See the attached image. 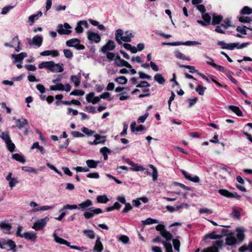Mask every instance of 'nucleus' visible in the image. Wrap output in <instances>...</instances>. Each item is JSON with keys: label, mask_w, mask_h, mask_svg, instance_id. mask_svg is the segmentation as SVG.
<instances>
[{"label": "nucleus", "mask_w": 252, "mask_h": 252, "mask_svg": "<svg viewBox=\"0 0 252 252\" xmlns=\"http://www.w3.org/2000/svg\"><path fill=\"white\" fill-rule=\"evenodd\" d=\"M172 242L175 250L177 252H179L180 247V241L177 239H173Z\"/></svg>", "instance_id": "obj_51"}, {"label": "nucleus", "mask_w": 252, "mask_h": 252, "mask_svg": "<svg viewBox=\"0 0 252 252\" xmlns=\"http://www.w3.org/2000/svg\"><path fill=\"white\" fill-rule=\"evenodd\" d=\"M224 24H221V26L224 28V29H226L227 28L231 26V22L230 18H226L223 21Z\"/></svg>", "instance_id": "obj_52"}, {"label": "nucleus", "mask_w": 252, "mask_h": 252, "mask_svg": "<svg viewBox=\"0 0 252 252\" xmlns=\"http://www.w3.org/2000/svg\"><path fill=\"white\" fill-rule=\"evenodd\" d=\"M179 66L181 68H185L189 69V72L191 73H196L198 74V73H199L197 70L195 69V68L194 66L180 64Z\"/></svg>", "instance_id": "obj_33"}, {"label": "nucleus", "mask_w": 252, "mask_h": 252, "mask_svg": "<svg viewBox=\"0 0 252 252\" xmlns=\"http://www.w3.org/2000/svg\"><path fill=\"white\" fill-rule=\"evenodd\" d=\"M94 137H95V139L92 141V142H89V144L90 145H97V144H99L100 143H102V142H99L98 141V139L99 138H102V137H101V135L98 134H96L95 135H94ZM104 141H102V142H103Z\"/></svg>", "instance_id": "obj_50"}, {"label": "nucleus", "mask_w": 252, "mask_h": 252, "mask_svg": "<svg viewBox=\"0 0 252 252\" xmlns=\"http://www.w3.org/2000/svg\"><path fill=\"white\" fill-rule=\"evenodd\" d=\"M53 237L55 241L59 244L65 245L68 247H70V242H68L67 240L59 237L55 232L53 234Z\"/></svg>", "instance_id": "obj_17"}, {"label": "nucleus", "mask_w": 252, "mask_h": 252, "mask_svg": "<svg viewBox=\"0 0 252 252\" xmlns=\"http://www.w3.org/2000/svg\"><path fill=\"white\" fill-rule=\"evenodd\" d=\"M221 236V235L217 234L215 231H213L211 233L208 234L207 237L211 239H216L220 238Z\"/></svg>", "instance_id": "obj_53"}, {"label": "nucleus", "mask_w": 252, "mask_h": 252, "mask_svg": "<svg viewBox=\"0 0 252 252\" xmlns=\"http://www.w3.org/2000/svg\"><path fill=\"white\" fill-rule=\"evenodd\" d=\"M34 148H37L39 150V151L41 153H44V148L42 146H39V143L38 142H34L32 147V149H34Z\"/></svg>", "instance_id": "obj_62"}, {"label": "nucleus", "mask_w": 252, "mask_h": 252, "mask_svg": "<svg viewBox=\"0 0 252 252\" xmlns=\"http://www.w3.org/2000/svg\"><path fill=\"white\" fill-rule=\"evenodd\" d=\"M12 173L9 172L7 176L6 177V179L9 181V185L10 187L11 188H12L13 187H14L16 181L14 178H12Z\"/></svg>", "instance_id": "obj_30"}, {"label": "nucleus", "mask_w": 252, "mask_h": 252, "mask_svg": "<svg viewBox=\"0 0 252 252\" xmlns=\"http://www.w3.org/2000/svg\"><path fill=\"white\" fill-rule=\"evenodd\" d=\"M14 7V5L12 6H6L2 9L1 11V14L5 15L7 14L10 10Z\"/></svg>", "instance_id": "obj_59"}, {"label": "nucleus", "mask_w": 252, "mask_h": 252, "mask_svg": "<svg viewBox=\"0 0 252 252\" xmlns=\"http://www.w3.org/2000/svg\"><path fill=\"white\" fill-rule=\"evenodd\" d=\"M237 244V240L235 237L232 235L228 236L225 239V244L228 246H233Z\"/></svg>", "instance_id": "obj_24"}, {"label": "nucleus", "mask_w": 252, "mask_h": 252, "mask_svg": "<svg viewBox=\"0 0 252 252\" xmlns=\"http://www.w3.org/2000/svg\"><path fill=\"white\" fill-rule=\"evenodd\" d=\"M140 201H142L144 203H146L148 202V198L147 197L143 196L136 199H133L132 201L133 206L135 207L139 206L141 204Z\"/></svg>", "instance_id": "obj_20"}, {"label": "nucleus", "mask_w": 252, "mask_h": 252, "mask_svg": "<svg viewBox=\"0 0 252 252\" xmlns=\"http://www.w3.org/2000/svg\"><path fill=\"white\" fill-rule=\"evenodd\" d=\"M103 249V246L100 241V237L99 236H97L95 241L94 250L96 252H102Z\"/></svg>", "instance_id": "obj_18"}, {"label": "nucleus", "mask_w": 252, "mask_h": 252, "mask_svg": "<svg viewBox=\"0 0 252 252\" xmlns=\"http://www.w3.org/2000/svg\"><path fill=\"white\" fill-rule=\"evenodd\" d=\"M12 226L10 223H8L7 220H3L0 222V229L2 230L4 233L9 234Z\"/></svg>", "instance_id": "obj_11"}, {"label": "nucleus", "mask_w": 252, "mask_h": 252, "mask_svg": "<svg viewBox=\"0 0 252 252\" xmlns=\"http://www.w3.org/2000/svg\"><path fill=\"white\" fill-rule=\"evenodd\" d=\"M49 220V219L48 217H45L43 219L38 220L34 223L32 228L36 231L40 230L46 225Z\"/></svg>", "instance_id": "obj_6"}, {"label": "nucleus", "mask_w": 252, "mask_h": 252, "mask_svg": "<svg viewBox=\"0 0 252 252\" xmlns=\"http://www.w3.org/2000/svg\"><path fill=\"white\" fill-rule=\"evenodd\" d=\"M87 37L89 40L95 43L99 42L101 40V37L98 34L92 31L87 32Z\"/></svg>", "instance_id": "obj_10"}, {"label": "nucleus", "mask_w": 252, "mask_h": 252, "mask_svg": "<svg viewBox=\"0 0 252 252\" xmlns=\"http://www.w3.org/2000/svg\"><path fill=\"white\" fill-rule=\"evenodd\" d=\"M166 45H172V46H177L180 45H184L187 46H191V45H200L201 43L196 41H187L185 42H174L172 43H166Z\"/></svg>", "instance_id": "obj_9"}, {"label": "nucleus", "mask_w": 252, "mask_h": 252, "mask_svg": "<svg viewBox=\"0 0 252 252\" xmlns=\"http://www.w3.org/2000/svg\"><path fill=\"white\" fill-rule=\"evenodd\" d=\"M97 202L99 203H106L109 200L106 195H98L96 198Z\"/></svg>", "instance_id": "obj_32"}, {"label": "nucleus", "mask_w": 252, "mask_h": 252, "mask_svg": "<svg viewBox=\"0 0 252 252\" xmlns=\"http://www.w3.org/2000/svg\"><path fill=\"white\" fill-rule=\"evenodd\" d=\"M116 64L118 65V66H126L129 69L128 73L130 72L131 74H134L136 73V70L132 68V66L130 65V64Z\"/></svg>", "instance_id": "obj_54"}, {"label": "nucleus", "mask_w": 252, "mask_h": 252, "mask_svg": "<svg viewBox=\"0 0 252 252\" xmlns=\"http://www.w3.org/2000/svg\"><path fill=\"white\" fill-rule=\"evenodd\" d=\"M239 21L241 23H247L252 21V19L248 16H242L239 17Z\"/></svg>", "instance_id": "obj_56"}, {"label": "nucleus", "mask_w": 252, "mask_h": 252, "mask_svg": "<svg viewBox=\"0 0 252 252\" xmlns=\"http://www.w3.org/2000/svg\"><path fill=\"white\" fill-rule=\"evenodd\" d=\"M149 167L153 169V173L152 174L153 180L156 181L158 177V172L157 169L152 164H150Z\"/></svg>", "instance_id": "obj_35"}, {"label": "nucleus", "mask_w": 252, "mask_h": 252, "mask_svg": "<svg viewBox=\"0 0 252 252\" xmlns=\"http://www.w3.org/2000/svg\"><path fill=\"white\" fill-rule=\"evenodd\" d=\"M182 174L184 177L188 180L191 181L194 183H198L200 181V179L197 176H195L192 177L190 174L184 170H181Z\"/></svg>", "instance_id": "obj_14"}, {"label": "nucleus", "mask_w": 252, "mask_h": 252, "mask_svg": "<svg viewBox=\"0 0 252 252\" xmlns=\"http://www.w3.org/2000/svg\"><path fill=\"white\" fill-rule=\"evenodd\" d=\"M42 41V36L40 35H36L33 37L32 40L29 41V44L30 45L33 44L36 45L39 47L41 45Z\"/></svg>", "instance_id": "obj_16"}, {"label": "nucleus", "mask_w": 252, "mask_h": 252, "mask_svg": "<svg viewBox=\"0 0 252 252\" xmlns=\"http://www.w3.org/2000/svg\"><path fill=\"white\" fill-rule=\"evenodd\" d=\"M63 52L65 58L67 59H71L73 56V53L70 50L64 49Z\"/></svg>", "instance_id": "obj_61"}, {"label": "nucleus", "mask_w": 252, "mask_h": 252, "mask_svg": "<svg viewBox=\"0 0 252 252\" xmlns=\"http://www.w3.org/2000/svg\"><path fill=\"white\" fill-rule=\"evenodd\" d=\"M63 64H39V68L45 67L53 72H61L63 70Z\"/></svg>", "instance_id": "obj_3"}, {"label": "nucleus", "mask_w": 252, "mask_h": 252, "mask_svg": "<svg viewBox=\"0 0 252 252\" xmlns=\"http://www.w3.org/2000/svg\"><path fill=\"white\" fill-rule=\"evenodd\" d=\"M231 216L233 218L236 219H240V212L236 209V208H233V211L231 214Z\"/></svg>", "instance_id": "obj_49"}, {"label": "nucleus", "mask_w": 252, "mask_h": 252, "mask_svg": "<svg viewBox=\"0 0 252 252\" xmlns=\"http://www.w3.org/2000/svg\"><path fill=\"white\" fill-rule=\"evenodd\" d=\"M21 238H24L26 240L32 242H35L37 238L36 234L34 232H25L21 235Z\"/></svg>", "instance_id": "obj_15"}, {"label": "nucleus", "mask_w": 252, "mask_h": 252, "mask_svg": "<svg viewBox=\"0 0 252 252\" xmlns=\"http://www.w3.org/2000/svg\"><path fill=\"white\" fill-rule=\"evenodd\" d=\"M83 234L88 238L93 239L95 238V234L94 230L91 229H84L83 230Z\"/></svg>", "instance_id": "obj_27"}, {"label": "nucleus", "mask_w": 252, "mask_h": 252, "mask_svg": "<svg viewBox=\"0 0 252 252\" xmlns=\"http://www.w3.org/2000/svg\"><path fill=\"white\" fill-rule=\"evenodd\" d=\"M202 252H218V250L216 247H211L204 249Z\"/></svg>", "instance_id": "obj_64"}, {"label": "nucleus", "mask_w": 252, "mask_h": 252, "mask_svg": "<svg viewBox=\"0 0 252 252\" xmlns=\"http://www.w3.org/2000/svg\"><path fill=\"white\" fill-rule=\"evenodd\" d=\"M0 137L5 142V144L11 140L9 134L7 132H2L0 135Z\"/></svg>", "instance_id": "obj_38"}, {"label": "nucleus", "mask_w": 252, "mask_h": 252, "mask_svg": "<svg viewBox=\"0 0 252 252\" xmlns=\"http://www.w3.org/2000/svg\"><path fill=\"white\" fill-rule=\"evenodd\" d=\"M89 168H95L99 163V161H95L93 159H88L86 161Z\"/></svg>", "instance_id": "obj_26"}, {"label": "nucleus", "mask_w": 252, "mask_h": 252, "mask_svg": "<svg viewBox=\"0 0 252 252\" xmlns=\"http://www.w3.org/2000/svg\"><path fill=\"white\" fill-rule=\"evenodd\" d=\"M81 131L89 136L93 135L95 133L94 131L92 130L91 129H89V128L84 126L81 128Z\"/></svg>", "instance_id": "obj_43"}, {"label": "nucleus", "mask_w": 252, "mask_h": 252, "mask_svg": "<svg viewBox=\"0 0 252 252\" xmlns=\"http://www.w3.org/2000/svg\"><path fill=\"white\" fill-rule=\"evenodd\" d=\"M154 79L156 81L158 82L159 84L163 85L165 83V79L161 74H157L154 76Z\"/></svg>", "instance_id": "obj_37"}, {"label": "nucleus", "mask_w": 252, "mask_h": 252, "mask_svg": "<svg viewBox=\"0 0 252 252\" xmlns=\"http://www.w3.org/2000/svg\"><path fill=\"white\" fill-rule=\"evenodd\" d=\"M28 125V121L25 118H21L20 119H17V127L22 129Z\"/></svg>", "instance_id": "obj_21"}, {"label": "nucleus", "mask_w": 252, "mask_h": 252, "mask_svg": "<svg viewBox=\"0 0 252 252\" xmlns=\"http://www.w3.org/2000/svg\"><path fill=\"white\" fill-rule=\"evenodd\" d=\"M133 36L132 32L129 31H126L124 33L123 31L119 29L115 32V39L119 44H122V40L127 42H130Z\"/></svg>", "instance_id": "obj_2"}, {"label": "nucleus", "mask_w": 252, "mask_h": 252, "mask_svg": "<svg viewBox=\"0 0 252 252\" xmlns=\"http://www.w3.org/2000/svg\"><path fill=\"white\" fill-rule=\"evenodd\" d=\"M128 126L127 123L126 122L123 123V131L120 134L121 136H124L126 135Z\"/></svg>", "instance_id": "obj_60"}, {"label": "nucleus", "mask_w": 252, "mask_h": 252, "mask_svg": "<svg viewBox=\"0 0 252 252\" xmlns=\"http://www.w3.org/2000/svg\"><path fill=\"white\" fill-rule=\"evenodd\" d=\"M202 17L204 21L210 25L211 22V16L208 13L202 14Z\"/></svg>", "instance_id": "obj_63"}, {"label": "nucleus", "mask_w": 252, "mask_h": 252, "mask_svg": "<svg viewBox=\"0 0 252 252\" xmlns=\"http://www.w3.org/2000/svg\"><path fill=\"white\" fill-rule=\"evenodd\" d=\"M125 161L132 167L130 168V170L135 171H144L145 170V168L142 167L141 165H139L137 163H135L131 161L129 159L126 158L125 159Z\"/></svg>", "instance_id": "obj_12"}, {"label": "nucleus", "mask_w": 252, "mask_h": 252, "mask_svg": "<svg viewBox=\"0 0 252 252\" xmlns=\"http://www.w3.org/2000/svg\"><path fill=\"white\" fill-rule=\"evenodd\" d=\"M222 20V17L221 16L213 14L212 16V24H219Z\"/></svg>", "instance_id": "obj_36"}, {"label": "nucleus", "mask_w": 252, "mask_h": 252, "mask_svg": "<svg viewBox=\"0 0 252 252\" xmlns=\"http://www.w3.org/2000/svg\"><path fill=\"white\" fill-rule=\"evenodd\" d=\"M237 244L241 243L244 239L245 235L243 230H237V234L236 236Z\"/></svg>", "instance_id": "obj_29"}, {"label": "nucleus", "mask_w": 252, "mask_h": 252, "mask_svg": "<svg viewBox=\"0 0 252 252\" xmlns=\"http://www.w3.org/2000/svg\"><path fill=\"white\" fill-rule=\"evenodd\" d=\"M71 81L74 83L75 87H78L80 84V78L75 75H72L70 77Z\"/></svg>", "instance_id": "obj_44"}, {"label": "nucleus", "mask_w": 252, "mask_h": 252, "mask_svg": "<svg viewBox=\"0 0 252 252\" xmlns=\"http://www.w3.org/2000/svg\"><path fill=\"white\" fill-rule=\"evenodd\" d=\"M229 110L235 113L238 116H242L243 112L239 107L234 105H229L228 106Z\"/></svg>", "instance_id": "obj_22"}, {"label": "nucleus", "mask_w": 252, "mask_h": 252, "mask_svg": "<svg viewBox=\"0 0 252 252\" xmlns=\"http://www.w3.org/2000/svg\"><path fill=\"white\" fill-rule=\"evenodd\" d=\"M40 55L42 56H49L51 55L53 57H57L59 55V53L58 51L56 50H46L43 52H42L40 53Z\"/></svg>", "instance_id": "obj_23"}, {"label": "nucleus", "mask_w": 252, "mask_h": 252, "mask_svg": "<svg viewBox=\"0 0 252 252\" xmlns=\"http://www.w3.org/2000/svg\"><path fill=\"white\" fill-rule=\"evenodd\" d=\"M162 244L164 246L166 252H173L172 246L170 243L163 241Z\"/></svg>", "instance_id": "obj_47"}, {"label": "nucleus", "mask_w": 252, "mask_h": 252, "mask_svg": "<svg viewBox=\"0 0 252 252\" xmlns=\"http://www.w3.org/2000/svg\"><path fill=\"white\" fill-rule=\"evenodd\" d=\"M219 193L225 197L230 198L231 196V192H229L227 190L224 189H220L218 190Z\"/></svg>", "instance_id": "obj_41"}, {"label": "nucleus", "mask_w": 252, "mask_h": 252, "mask_svg": "<svg viewBox=\"0 0 252 252\" xmlns=\"http://www.w3.org/2000/svg\"><path fill=\"white\" fill-rule=\"evenodd\" d=\"M53 208H54V206H43L33 209L32 210V211L33 212H38L39 211H45Z\"/></svg>", "instance_id": "obj_28"}, {"label": "nucleus", "mask_w": 252, "mask_h": 252, "mask_svg": "<svg viewBox=\"0 0 252 252\" xmlns=\"http://www.w3.org/2000/svg\"><path fill=\"white\" fill-rule=\"evenodd\" d=\"M115 48V43L114 41L109 40L106 44L102 47L101 51L105 53L108 51L113 50Z\"/></svg>", "instance_id": "obj_13"}, {"label": "nucleus", "mask_w": 252, "mask_h": 252, "mask_svg": "<svg viewBox=\"0 0 252 252\" xmlns=\"http://www.w3.org/2000/svg\"><path fill=\"white\" fill-rule=\"evenodd\" d=\"M158 223V220L152 219L150 218H149L143 221V223L145 225H149Z\"/></svg>", "instance_id": "obj_46"}, {"label": "nucleus", "mask_w": 252, "mask_h": 252, "mask_svg": "<svg viewBox=\"0 0 252 252\" xmlns=\"http://www.w3.org/2000/svg\"><path fill=\"white\" fill-rule=\"evenodd\" d=\"M175 56L177 58L179 59L188 61H190V58L189 57H186L185 55H184L179 51H176L175 52Z\"/></svg>", "instance_id": "obj_34"}, {"label": "nucleus", "mask_w": 252, "mask_h": 252, "mask_svg": "<svg viewBox=\"0 0 252 252\" xmlns=\"http://www.w3.org/2000/svg\"><path fill=\"white\" fill-rule=\"evenodd\" d=\"M107 57L109 62L115 61L116 62V63H128L124 60H121L118 54H114L113 53H108L107 54Z\"/></svg>", "instance_id": "obj_8"}, {"label": "nucleus", "mask_w": 252, "mask_h": 252, "mask_svg": "<svg viewBox=\"0 0 252 252\" xmlns=\"http://www.w3.org/2000/svg\"><path fill=\"white\" fill-rule=\"evenodd\" d=\"M66 45L68 47H74L78 50H83L85 46L80 44V40L78 38H72L66 41Z\"/></svg>", "instance_id": "obj_4"}, {"label": "nucleus", "mask_w": 252, "mask_h": 252, "mask_svg": "<svg viewBox=\"0 0 252 252\" xmlns=\"http://www.w3.org/2000/svg\"><path fill=\"white\" fill-rule=\"evenodd\" d=\"M84 25L86 28L88 27V24L86 21H80L77 23V26L75 29V32L78 33H81L83 31L82 25Z\"/></svg>", "instance_id": "obj_19"}, {"label": "nucleus", "mask_w": 252, "mask_h": 252, "mask_svg": "<svg viewBox=\"0 0 252 252\" xmlns=\"http://www.w3.org/2000/svg\"><path fill=\"white\" fill-rule=\"evenodd\" d=\"M16 245L14 241L8 240L0 241V248L7 250H12Z\"/></svg>", "instance_id": "obj_7"}, {"label": "nucleus", "mask_w": 252, "mask_h": 252, "mask_svg": "<svg viewBox=\"0 0 252 252\" xmlns=\"http://www.w3.org/2000/svg\"><path fill=\"white\" fill-rule=\"evenodd\" d=\"M115 81L120 84H125L127 83V80L125 76H120L116 78Z\"/></svg>", "instance_id": "obj_48"}, {"label": "nucleus", "mask_w": 252, "mask_h": 252, "mask_svg": "<svg viewBox=\"0 0 252 252\" xmlns=\"http://www.w3.org/2000/svg\"><path fill=\"white\" fill-rule=\"evenodd\" d=\"M142 66L145 68H147L151 66L152 69L155 71L159 70V67L157 64H142Z\"/></svg>", "instance_id": "obj_40"}, {"label": "nucleus", "mask_w": 252, "mask_h": 252, "mask_svg": "<svg viewBox=\"0 0 252 252\" xmlns=\"http://www.w3.org/2000/svg\"><path fill=\"white\" fill-rule=\"evenodd\" d=\"M125 208L122 210V212L123 213H126L129 212V211L131 210L133 208V207L129 203H126L125 204Z\"/></svg>", "instance_id": "obj_57"}, {"label": "nucleus", "mask_w": 252, "mask_h": 252, "mask_svg": "<svg viewBox=\"0 0 252 252\" xmlns=\"http://www.w3.org/2000/svg\"><path fill=\"white\" fill-rule=\"evenodd\" d=\"M66 209H69V210L78 209V205L67 204L66 205L63 206V207L62 208H61L59 211L61 212L62 211Z\"/></svg>", "instance_id": "obj_45"}, {"label": "nucleus", "mask_w": 252, "mask_h": 252, "mask_svg": "<svg viewBox=\"0 0 252 252\" xmlns=\"http://www.w3.org/2000/svg\"><path fill=\"white\" fill-rule=\"evenodd\" d=\"M71 26L67 23L63 25L59 24L57 27V32L60 34L68 35L71 32Z\"/></svg>", "instance_id": "obj_5"}, {"label": "nucleus", "mask_w": 252, "mask_h": 252, "mask_svg": "<svg viewBox=\"0 0 252 252\" xmlns=\"http://www.w3.org/2000/svg\"><path fill=\"white\" fill-rule=\"evenodd\" d=\"M252 13V8L246 6H244L240 12V14L242 15L251 14Z\"/></svg>", "instance_id": "obj_42"}, {"label": "nucleus", "mask_w": 252, "mask_h": 252, "mask_svg": "<svg viewBox=\"0 0 252 252\" xmlns=\"http://www.w3.org/2000/svg\"><path fill=\"white\" fill-rule=\"evenodd\" d=\"M160 235L166 239V241H170L172 240L173 236L171 233L166 229L163 232H161Z\"/></svg>", "instance_id": "obj_31"}, {"label": "nucleus", "mask_w": 252, "mask_h": 252, "mask_svg": "<svg viewBox=\"0 0 252 252\" xmlns=\"http://www.w3.org/2000/svg\"><path fill=\"white\" fill-rule=\"evenodd\" d=\"M93 205V201L90 199H87L85 201L78 204V210L85 211L83 216L86 219H90L93 218L95 215L100 214L102 212L100 208H95L92 209L91 207Z\"/></svg>", "instance_id": "obj_1"}, {"label": "nucleus", "mask_w": 252, "mask_h": 252, "mask_svg": "<svg viewBox=\"0 0 252 252\" xmlns=\"http://www.w3.org/2000/svg\"><path fill=\"white\" fill-rule=\"evenodd\" d=\"M206 89V87H204L201 85H198L196 88L195 91L198 93L199 95H203Z\"/></svg>", "instance_id": "obj_55"}, {"label": "nucleus", "mask_w": 252, "mask_h": 252, "mask_svg": "<svg viewBox=\"0 0 252 252\" xmlns=\"http://www.w3.org/2000/svg\"><path fill=\"white\" fill-rule=\"evenodd\" d=\"M212 65L214 68H216L218 70L224 73L225 74L226 72H227V70L225 69L224 67L222 66L218 65L217 64H210Z\"/></svg>", "instance_id": "obj_58"}, {"label": "nucleus", "mask_w": 252, "mask_h": 252, "mask_svg": "<svg viewBox=\"0 0 252 252\" xmlns=\"http://www.w3.org/2000/svg\"><path fill=\"white\" fill-rule=\"evenodd\" d=\"M42 15L41 11H39L37 14H33L30 16L29 18V22L30 25L32 26L34 23V20H37L39 17H41Z\"/></svg>", "instance_id": "obj_25"}, {"label": "nucleus", "mask_w": 252, "mask_h": 252, "mask_svg": "<svg viewBox=\"0 0 252 252\" xmlns=\"http://www.w3.org/2000/svg\"><path fill=\"white\" fill-rule=\"evenodd\" d=\"M123 46L126 50H130L132 53H136L137 52L136 47L132 46L129 43H125L123 44Z\"/></svg>", "instance_id": "obj_39"}]
</instances>
